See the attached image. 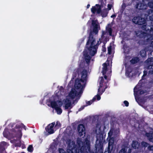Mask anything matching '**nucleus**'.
Wrapping results in <instances>:
<instances>
[{
    "mask_svg": "<svg viewBox=\"0 0 153 153\" xmlns=\"http://www.w3.org/2000/svg\"><path fill=\"white\" fill-rule=\"evenodd\" d=\"M102 7V5L96 4L95 6L92 7L91 9V12L94 14H99L100 13L101 8Z\"/></svg>",
    "mask_w": 153,
    "mask_h": 153,
    "instance_id": "ddd939ff",
    "label": "nucleus"
},
{
    "mask_svg": "<svg viewBox=\"0 0 153 153\" xmlns=\"http://www.w3.org/2000/svg\"><path fill=\"white\" fill-rule=\"evenodd\" d=\"M141 145L142 146L144 147H146L148 146L147 143L145 142H143L141 143Z\"/></svg>",
    "mask_w": 153,
    "mask_h": 153,
    "instance_id": "f704fd0d",
    "label": "nucleus"
},
{
    "mask_svg": "<svg viewBox=\"0 0 153 153\" xmlns=\"http://www.w3.org/2000/svg\"><path fill=\"white\" fill-rule=\"evenodd\" d=\"M103 67L102 68V73L103 75L105 74L109 75L111 72V66L108 64V61H106L105 63L102 65Z\"/></svg>",
    "mask_w": 153,
    "mask_h": 153,
    "instance_id": "6e6552de",
    "label": "nucleus"
},
{
    "mask_svg": "<svg viewBox=\"0 0 153 153\" xmlns=\"http://www.w3.org/2000/svg\"><path fill=\"white\" fill-rule=\"evenodd\" d=\"M149 149L150 150H153V146H150L148 147Z\"/></svg>",
    "mask_w": 153,
    "mask_h": 153,
    "instance_id": "37998d69",
    "label": "nucleus"
},
{
    "mask_svg": "<svg viewBox=\"0 0 153 153\" xmlns=\"http://www.w3.org/2000/svg\"><path fill=\"white\" fill-rule=\"evenodd\" d=\"M147 14H146L145 16H149V19H153V10H150L147 12Z\"/></svg>",
    "mask_w": 153,
    "mask_h": 153,
    "instance_id": "412c9836",
    "label": "nucleus"
},
{
    "mask_svg": "<svg viewBox=\"0 0 153 153\" xmlns=\"http://www.w3.org/2000/svg\"><path fill=\"white\" fill-rule=\"evenodd\" d=\"M127 6L126 4V3L124 2L123 1V3L122 5V7L123 9H124L125 8L126 6Z\"/></svg>",
    "mask_w": 153,
    "mask_h": 153,
    "instance_id": "e433bc0d",
    "label": "nucleus"
},
{
    "mask_svg": "<svg viewBox=\"0 0 153 153\" xmlns=\"http://www.w3.org/2000/svg\"><path fill=\"white\" fill-rule=\"evenodd\" d=\"M100 127L101 126L99 124H98L97 125L96 128V132L97 133H100Z\"/></svg>",
    "mask_w": 153,
    "mask_h": 153,
    "instance_id": "393cba45",
    "label": "nucleus"
},
{
    "mask_svg": "<svg viewBox=\"0 0 153 153\" xmlns=\"http://www.w3.org/2000/svg\"><path fill=\"white\" fill-rule=\"evenodd\" d=\"M19 133H20V135H19V138H21V137L22 136V134H21V133L20 131L19 132Z\"/></svg>",
    "mask_w": 153,
    "mask_h": 153,
    "instance_id": "de8ad7c7",
    "label": "nucleus"
},
{
    "mask_svg": "<svg viewBox=\"0 0 153 153\" xmlns=\"http://www.w3.org/2000/svg\"><path fill=\"white\" fill-rule=\"evenodd\" d=\"M97 46V43H96L95 39L91 33L86 44V48L87 49L88 51H85L83 52V54L87 63L89 62L91 58L88 54L92 56H94L96 53Z\"/></svg>",
    "mask_w": 153,
    "mask_h": 153,
    "instance_id": "f03ea898",
    "label": "nucleus"
},
{
    "mask_svg": "<svg viewBox=\"0 0 153 153\" xmlns=\"http://www.w3.org/2000/svg\"><path fill=\"white\" fill-rule=\"evenodd\" d=\"M145 1L143 2L142 1V3H139L136 6V8L139 9L143 10L146 9L147 6L146 3L145 4Z\"/></svg>",
    "mask_w": 153,
    "mask_h": 153,
    "instance_id": "dca6fc26",
    "label": "nucleus"
},
{
    "mask_svg": "<svg viewBox=\"0 0 153 153\" xmlns=\"http://www.w3.org/2000/svg\"><path fill=\"white\" fill-rule=\"evenodd\" d=\"M132 20L134 23L139 25L144 24L146 22V20Z\"/></svg>",
    "mask_w": 153,
    "mask_h": 153,
    "instance_id": "6ab92c4d",
    "label": "nucleus"
},
{
    "mask_svg": "<svg viewBox=\"0 0 153 153\" xmlns=\"http://www.w3.org/2000/svg\"><path fill=\"white\" fill-rule=\"evenodd\" d=\"M85 84V83L82 82L79 79L75 80L74 87L77 92L79 93V94L82 93Z\"/></svg>",
    "mask_w": 153,
    "mask_h": 153,
    "instance_id": "39448f33",
    "label": "nucleus"
},
{
    "mask_svg": "<svg viewBox=\"0 0 153 153\" xmlns=\"http://www.w3.org/2000/svg\"><path fill=\"white\" fill-rule=\"evenodd\" d=\"M55 124V123H53L47 126L46 131L49 134H52L54 133V130L53 127Z\"/></svg>",
    "mask_w": 153,
    "mask_h": 153,
    "instance_id": "2eb2a0df",
    "label": "nucleus"
},
{
    "mask_svg": "<svg viewBox=\"0 0 153 153\" xmlns=\"http://www.w3.org/2000/svg\"><path fill=\"white\" fill-rule=\"evenodd\" d=\"M146 61L148 62L153 61V57L149 58Z\"/></svg>",
    "mask_w": 153,
    "mask_h": 153,
    "instance_id": "c9c22d12",
    "label": "nucleus"
},
{
    "mask_svg": "<svg viewBox=\"0 0 153 153\" xmlns=\"http://www.w3.org/2000/svg\"><path fill=\"white\" fill-rule=\"evenodd\" d=\"M112 7V5L111 4H108V11L110 10Z\"/></svg>",
    "mask_w": 153,
    "mask_h": 153,
    "instance_id": "4c0bfd02",
    "label": "nucleus"
},
{
    "mask_svg": "<svg viewBox=\"0 0 153 153\" xmlns=\"http://www.w3.org/2000/svg\"><path fill=\"white\" fill-rule=\"evenodd\" d=\"M71 100L66 98L63 100L62 102L60 101H52L51 103V106L52 108H54L58 114H60L62 112L61 107L62 104L65 109H71L72 108Z\"/></svg>",
    "mask_w": 153,
    "mask_h": 153,
    "instance_id": "7ed1b4c3",
    "label": "nucleus"
},
{
    "mask_svg": "<svg viewBox=\"0 0 153 153\" xmlns=\"http://www.w3.org/2000/svg\"><path fill=\"white\" fill-rule=\"evenodd\" d=\"M139 61V59L137 57H135L130 60V62L132 64L136 63Z\"/></svg>",
    "mask_w": 153,
    "mask_h": 153,
    "instance_id": "b1692460",
    "label": "nucleus"
},
{
    "mask_svg": "<svg viewBox=\"0 0 153 153\" xmlns=\"http://www.w3.org/2000/svg\"><path fill=\"white\" fill-rule=\"evenodd\" d=\"M8 145L5 142H2L0 143V151H2L3 153H6L4 151L5 148L8 146Z\"/></svg>",
    "mask_w": 153,
    "mask_h": 153,
    "instance_id": "f3484780",
    "label": "nucleus"
},
{
    "mask_svg": "<svg viewBox=\"0 0 153 153\" xmlns=\"http://www.w3.org/2000/svg\"><path fill=\"white\" fill-rule=\"evenodd\" d=\"M108 141V151H110V149L111 150L113 148V144L114 143V139L113 138H110Z\"/></svg>",
    "mask_w": 153,
    "mask_h": 153,
    "instance_id": "a211bd4d",
    "label": "nucleus"
},
{
    "mask_svg": "<svg viewBox=\"0 0 153 153\" xmlns=\"http://www.w3.org/2000/svg\"><path fill=\"white\" fill-rule=\"evenodd\" d=\"M119 153H126V151L125 149H122L121 150L119 151Z\"/></svg>",
    "mask_w": 153,
    "mask_h": 153,
    "instance_id": "72a5a7b5",
    "label": "nucleus"
},
{
    "mask_svg": "<svg viewBox=\"0 0 153 153\" xmlns=\"http://www.w3.org/2000/svg\"><path fill=\"white\" fill-rule=\"evenodd\" d=\"M104 78L106 80V81H107V75H105L104 76Z\"/></svg>",
    "mask_w": 153,
    "mask_h": 153,
    "instance_id": "a18cd8bd",
    "label": "nucleus"
},
{
    "mask_svg": "<svg viewBox=\"0 0 153 153\" xmlns=\"http://www.w3.org/2000/svg\"><path fill=\"white\" fill-rule=\"evenodd\" d=\"M139 146V144L136 141H133L132 144V146L135 149L138 148Z\"/></svg>",
    "mask_w": 153,
    "mask_h": 153,
    "instance_id": "5701e85b",
    "label": "nucleus"
},
{
    "mask_svg": "<svg viewBox=\"0 0 153 153\" xmlns=\"http://www.w3.org/2000/svg\"><path fill=\"white\" fill-rule=\"evenodd\" d=\"M75 146V144L74 141H71L70 140L68 145V149L67 150V153H74L73 152V150H75L74 149ZM59 153H67L64 152V150L62 149H59ZM75 153H77V152H76Z\"/></svg>",
    "mask_w": 153,
    "mask_h": 153,
    "instance_id": "423d86ee",
    "label": "nucleus"
},
{
    "mask_svg": "<svg viewBox=\"0 0 153 153\" xmlns=\"http://www.w3.org/2000/svg\"><path fill=\"white\" fill-rule=\"evenodd\" d=\"M146 135L149 138V141L153 143V132L152 133H147Z\"/></svg>",
    "mask_w": 153,
    "mask_h": 153,
    "instance_id": "4be33fe9",
    "label": "nucleus"
},
{
    "mask_svg": "<svg viewBox=\"0 0 153 153\" xmlns=\"http://www.w3.org/2000/svg\"><path fill=\"white\" fill-rule=\"evenodd\" d=\"M132 0H124V2L126 3L127 6L131 5Z\"/></svg>",
    "mask_w": 153,
    "mask_h": 153,
    "instance_id": "a878e982",
    "label": "nucleus"
},
{
    "mask_svg": "<svg viewBox=\"0 0 153 153\" xmlns=\"http://www.w3.org/2000/svg\"><path fill=\"white\" fill-rule=\"evenodd\" d=\"M77 129L80 136L85 134V128L84 126L82 124H79L78 127Z\"/></svg>",
    "mask_w": 153,
    "mask_h": 153,
    "instance_id": "4468645a",
    "label": "nucleus"
},
{
    "mask_svg": "<svg viewBox=\"0 0 153 153\" xmlns=\"http://www.w3.org/2000/svg\"><path fill=\"white\" fill-rule=\"evenodd\" d=\"M141 16L139 17V18L138 17H136V19H145V18H143V15H142Z\"/></svg>",
    "mask_w": 153,
    "mask_h": 153,
    "instance_id": "58836bf2",
    "label": "nucleus"
},
{
    "mask_svg": "<svg viewBox=\"0 0 153 153\" xmlns=\"http://www.w3.org/2000/svg\"><path fill=\"white\" fill-rule=\"evenodd\" d=\"M124 103L126 106H128L129 103L128 101H125L124 102Z\"/></svg>",
    "mask_w": 153,
    "mask_h": 153,
    "instance_id": "ea45409f",
    "label": "nucleus"
},
{
    "mask_svg": "<svg viewBox=\"0 0 153 153\" xmlns=\"http://www.w3.org/2000/svg\"><path fill=\"white\" fill-rule=\"evenodd\" d=\"M126 75L127 74H129V72L128 71H126Z\"/></svg>",
    "mask_w": 153,
    "mask_h": 153,
    "instance_id": "3c124183",
    "label": "nucleus"
},
{
    "mask_svg": "<svg viewBox=\"0 0 153 153\" xmlns=\"http://www.w3.org/2000/svg\"><path fill=\"white\" fill-rule=\"evenodd\" d=\"M92 25L93 27L92 31L95 34H97L98 31L100 29V25L97 20H93L92 21Z\"/></svg>",
    "mask_w": 153,
    "mask_h": 153,
    "instance_id": "9b49d317",
    "label": "nucleus"
},
{
    "mask_svg": "<svg viewBox=\"0 0 153 153\" xmlns=\"http://www.w3.org/2000/svg\"><path fill=\"white\" fill-rule=\"evenodd\" d=\"M60 126L61 124L58 121L56 123V124L55 126V127H56L57 128H58L60 127Z\"/></svg>",
    "mask_w": 153,
    "mask_h": 153,
    "instance_id": "cd10ccee",
    "label": "nucleus"
},
{
    "mask_svg": "<svg viewBox=\"0 0 153 153\" xmlns=\"http://www.w3.org/2000/svg\"><path fill=\"white\" fill-rule=\"evenodd\" d=\"M113 134V130H110L109 132L108 133V137L109 138H111Z\"/></svg>",
    "mask_w": 153,
    "mask_h": 153,
    "instance_id": "7c9ffc66",
    "label": "nucleus"
},
{
    "mask_svg": "<svg viewBox=\"0 0 153 153\" xmlns=\"http://www.w3.org/2000/svg\"><path fill=\"white\" fill-rule=\"evenodd\" d=\"M8 133L7 130L5 129L3 133L4 136V137H7L8 136Z\"/></svg>",
    "mask_w": 153,
    "mask_h": 153,
    "instance_id": "bb28decb",
    "label": "nucleus"
},
{
    "mask_svg": "<svg viewBox=\"0 0 153 153\" xmlns=\"http://www.w3.org/2000/svg\"><path fill=\"white\" fill-rule=\"evenodd\" d=\"M151 22L153 23V20H150ZM142 29L144 30L143 32L138 31L135 32L136 35L140 37H144L146 39V42L150 43L151 42V45L150 47L145 48L144 50H142L140 52V55L143 57H145L146 55V51H152L153 48V25L150 26H146L144 25Z\"/></svg>",
    "mask_w": 153,
    "mask_h": 153,
    "instance_id": "f257e3e1",
    "label": "nucleus"
},
{
    "mask_svg": "<svg viewBox=\"0 0 153 153\" xmlns=\"http://www.w3.org/2000/svg\"><path fill=\"white\" fill-rule=\"evenodd\" d=\"M108 53L110 54L111 51V46H109L108 48Z\"/></svg>",
    "mask_w": 153,
    "mask_h": 153,
    "instance_id": "c85d7f7f",
    "label": "nucleus"
},
{
    "mask_svg": "<svg viewBox=\"0 0 153 153\" xmlns=\"http://www.w3.org/2000/svg\"><path fill=\"white\" fill-rule=\"evenodd\" d=\"M28 151L30 152L33 151V147L31 145H30L27 148Z\"/></svg>",
    "mask_w": 153,
    "mask_h": 153,
    "instance_id": "c756f323",
    "label": "nucleus"
},
{
    "mask_svg": "<svg viewBox=\"0 0 153 153\" xmlns=\"http://www.w3.org/2000/svg\"><path fill=\"white\" fill-rule=\"evenodd\" d=\"M152 51H151V54L152 56H153V48L152 49Z\"/></svg>",
    "mask_w": 153,
    "mask_h": 153,
    "instance_id": "49530a36",
    "label": "nucleus"
},
{
    "mask_svg": "<svg viewBox=\"0 0 153 153\" xmlns=\"http://www.w3.org/2000/svg\"><path fill=\"white\" fill-rule=\"evenodd\" d=\"M144 93V92L143 91H141L140 92V94H143Z\"/></svg>",
    "mask_w": 153,
    "mask_h": 153,
    "instance_id": "8fccbe9b",
    "label": "nucleus"
},
{
    "mask_svg": "<svg viewBox=\"0 0 153 153\" xmlns=\"http://www.w3.org/2000/svg\"><path fill=\"white\" fill-rule=\"evenodd\" d=\"M106 31H102L101 38H106L109 35L111 36L112 34V30L110 24H108L106 27Z\"/></svg>",
    "mask_w": 153,
    "mask_h": 153,
    "instance_id": "1a4fd4ad",
    "label": "nucleus"
},
{
    "mask_svg": "<svg viewBox=\"0 0 153 153\" xmlns=\"http://www.w3.org/2000/svg\"><path fill=\"white\" fill-rule=\"evenodd\" d=\"M104 79L102 77H100L99 79L100 85L98 89V93L93 98L92 100L86 102L87 105H90L96 99L98 100L100 99L101 97L100 95L102 94L104 91L105 89L106 88L104 87L105 83H104Z\"/></svg>",
    "mask_w": 153,
    "mask_h": 153,
    "instance_id": "20e7f679",
    "label": "nucleus"
},
{
    "mask_svg": "<svg viewBox=\"0 0 153 153\" xmlns=\"http://www.w3.org/2000/svg\"><path fill=\"white\" fill-rule=\"evenodd\" d=\"M81 94H79V93L77 92V91L76 89H72L66 98L72 100L74 99L76 96H79L80 97Z\"/></svg>",
    "mask_w": 153,
    "mask_h": 153,
    "instance_id": "f8f14e48",
    "label": "nucleus"
},
{
    "mask_svg": "<svg viewBox=\"0 0 153 153\" xmlns=\"http://www.w3.org/2000/svg\"><path fill=\"white\" fill-rule=\"evenodd\" d=\"M147 74V72L146 71H144V74L143 76V77L146 76Z\"/></svg>",
    "mask_w": 153,
    "mask_h": 153,
    "instance_id": "a19ab883",
    "label": "nucleus"
},
{
    "mask_svg": "<svg viewBox=\"0 0 153 153\" xmlns=\"http://www.w3.org/2000/svg\"><path fill=\"white\" fill-rule=\"evenodd\" d=\"M90 6V5L89 4H88L87 5V8H88Z\"/></svg>",
    "mask_w": 153,
    "mask_h": 153,
    "instance_id": "09e8293b",
    "label": "nucleus"
},
{
    "mask_svg": "<svg viewBox=\"0 0 153 153\" xmlns=\"http://www.w3.org/2000/svg\"><path fill=\"white\" fill-rule=\"evenodd\" d=\"M100 145V147L99 146V144H96L95 145V147L97 149H98V150H99L100 149V148H101L102 146L101 145V144L100 143H99Z\"/></svg>",
    "mask_w": 153,
    "mask_h": 153,
    "instance_id": "2f4dec72",
    "label": "nucleus"
},
{
    "mask_svg": "<svg viewBox=\"0 0 153 153\" xmlns=\"http://www.w3.org/2000/svg\"><path fill=\"white\" fill-rule=\"evenodd\" d=\"M77 143L79 147L81 148L80 150L83 149V147L88 148L89 146L90 141L87 139L85 140V143H83L81 139H78L77 140Z\"/></svg>",
    "mask_w": 153,
    "mask_h": 153,
    "instance_id": "9d476101",
    "label": "nucleus"
},
{
    "mask_svg": "<svg viewBox=\"0 0 153 153\" xmlns=\"http://www.w3.org/2000/svg\"><path fill=\"white\" fill-rule=\"evenodd\" d=\"M135 88H134V91L135 90Z\"/></svg>",
    "mask_w": 153,
    "mask_h": 153,
    "instance_id": "864d4df0",
    "label": "nucleus"
},
{
    "mask_svg": "<svg viewBox=\"0 0 153 153\" xmlns=\"http://www.w3.org/2000/svg\"><path fill=\"white\" fill-rule=\"evenodd\" d=\"M108 13V10L106 9H104L101 12H100V15L103 17L104 18L106 17Z\"/></svg>",
    "mask_w": 153,
    "mask_h": 153,
    "instance_id": "aec40b11",
    "label": "nucleus"
},
{
    "mask_svg": "<svg viewBox=\"0 0 153 153\" xmlns=\"http://www.w3.org/2000/svg\"><path fill=\"white\" fill-rule=\"evenodd\" d=\"M148 6L150 8H153V2H149L148 3Z\"/></svg>",
    "mask_w": 153,
    "mask_h": 153,
    "instance_id": "473e14b6",
    "label": "nucleus"
},
{
    "mask_svg": "<svg viewBox=\"0 0 153 153\" xmlns=\"http://www.w3.org/2000/svg\"><path fill=\"white\" fill-rule=\"evenodd\" d=\"M80 70L81 72L79 75L81 76V80L82 82L85 83H86L87 79V72L86 70L84 69H78L76 72H77L79 73V71Z\"/></svg>",
    "mask_w": 153,
    "mask_h": 153,
    "instance_id": "0eeeda50",
    "label": "nucleus"
},
{
    "mask_svg": "<svg viewBox=\"0 0 153 153\" xmlns=\"http://www.w3.org/2000/svg\"><path fill=\"white\" fill-rule=\"evenodd\" d=\"M102 51L103 52H105L106 51V49L105 48V45H104L103 46H102Z\"/></svg>",
    "mask_w": 153,
    "mask_h": 153,
    "instance_id": "79ce46f5",
    "label": "nucleus"
},
{
    "mask_svg": "<svg viewBox=\"0 0 153 153\" xmlns=\"http://www.w3.org/2000/svg\"><path fill=\"white\" fill-rule=\"evenodd\" d=\"M84 108H82V109H83Z\"/></svg>",
    "mask_w": 153,
    "mask_h": 153,
    "instance_id": "603ef678",
    "label": "nucleus"
},
{
    "mask_svg": "<svg viewBox=\"0 0 153 153\" xmlns=\"http://www.w3.org/2000/svg\"><path fill=\"white\" fill-rule=\"evenodd\" d=\"M116 14H114V15H112L111 16V18H115V17H116Z\"/></svg>",
    "mask_w": 153,
    "mask_h": 153,
    "instance_id": "c03bdc74",
    "label": "nucleus"
}]
</instances>
